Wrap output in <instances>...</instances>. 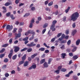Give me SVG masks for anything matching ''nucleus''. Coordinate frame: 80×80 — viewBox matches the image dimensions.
Masks as SVG:
<instances>
[{"instance_id":"1","label":"nucleus","mask_w":80,"mask_h":80,"mask_svg":"<svg viewBox=\"0 0 80 80\" xmlns=\"http://www.w3.org/2000/svg\"><path fill=\"white\" fill-rule=\"evenodd\" d=\"M79 17V14L77 12H75L71 16V20L75 21L77 20L78 18Z\"/></svg>"},{"instance_id":"2","label":"nucleus","mask_w":80,"mask_h":80,"mask_svg":"<svg viewBox=\"0 0 80 80\" xmlns=\"http://www.w3.org/2000/svg\"><path fill=\"white\" fill-rule=\"evenodd\" d=\"M57 21L55 20H54L52 22V24L50 28L51 30H52V32L55 31V24L57 23Z\"/></svg>"},{"instance_id":"3","label":"nucleus","mask_w":80,"mask_h":80,"mask_svg":"<svg viewBox=\"0 0 80 80\" xmlns=\"http://www.w3.org/2000/svg\"><path fill=\"white\" fill-rule=\"evenodd\" d=\"M6 29L7 30H8L9 32L11 31L13 29V26L8 25L6 26Z\"/></svg>"},{"instance_id":"4","label":"nucleus","mask_w":80,"mask_h":80,"mask_svg":"<svg viewBox=\"0 0 80 80\" xmlns=\"http://www.w3.org/2000/svg\"><path fill=\"white\" fill-rule=\"evenodd\" d=\"M27 46L29 47H35L36 44L34 43V42H31L30 44H28L27 45Z\"/></svg>"},{"instance_id":"5","label":"nucleus","mask_w":80,"mask_h":80,"mask_svg":"<svg viewBox=\"0 0 80 80\" xmlns=\"http://www.w3.org/2000/svg\"><path fill=\"white\" fill-rule=\"evenodd\" d=\"M35 34H36L35 32H33L32 33V36L30 38H29V40H30V41L31 40H33L34 39V36H35Z\"/></svg>"},{"instance_id":"6","label":"nucleus","mask_w":80,"mask_h":80,"mask_svg":"<svg viewBox=\"0 0 80 80\" xmlns=\"http://www.w3.org/2000/svg\"><path fill=\"white\" fill-rule=\"evenodd\" d=\"M37 67V66L36 64H34V65H32L30 67H29L28 70H31V69H32V68H33V69H35Z\"/></svg>"},{"instance_id":"7","label":"nucleus","mask_w":80,"mask_h":80,"mask_svg":"<svg viewBox=\"0 0 80 80\" xmlns=\"http://www.w3.org/2000/svg\"><path fill=\"white\" fill-rule=\"evenodd\" d=\"M34 20H35V18H32L31 21V22L29 26L30 28H32V27H33V23H34V22H35V21Z\"/></svg>"},{"instance_id":"8","label":"nucleus","mask_w":80,"mask_h":80,"mask_svg":"<svg viewBox=\"0 0 80 80\" xmlns=\"http://www.w3.org/2000/svg\"><path fill=\"white\" fill-rule=\"evenodd\" d=\"M20 50V48L16 46L15 47L14 52L15 53H17Z\"/></svg>"},{"instance_id":"9","label":"nucleus","mask_w":80,"mask_h":80,"mask_svg":"<svg viewBox=\"0 0 80 80\" xmlns=\"http://www.w3.org/2000/svg\"><path fill=\"white\" fill-rule=\"evenodd\" d=\"M8 2H7L4 4V5L6 7L7 6H9L10 5H12V2H11V1H8Z\"/></svg>"},{"instance_id":"10","label":"nucleus","mask_w":80,"mask_h":80,"mask_svg":"<svg viewBox=\"0 0 80 80\" xmlns=\"http://www.w3.org/2000/svg\"><path fill=\"white\" fill-rule=\"evenodd\" d=\"M61 38H59L58 39V40H59V41H61L62 40H63V38H65V34H63L61 36Z\"/></svg>"},{"instance_id":"11","label":"nucleus","mask_w":80,"mask_h":80,"mask_svg":"<svg viewBox=\"0 0 80 80\" xmlns=\"http://www.w3.org/2000/svg\"><path fill=\"white\" fill-rule=\"evenodd\" d=\"M43 65L45 68H48V67L49 66L48 64V63L47 62H45Z\"/></svg>"},{"instance_id":"12","label":"nucleus","mask_w":80,"mask_h":80,"mask_svg":"<svg viewBox=\"0 0 80 80\" xmlns=\"http://www.w3.org/2000/svg\"><path fill=\"white\" fill-rule=\"evenodd\" d=\"M16 37H18V38H20L21 37V33L18 32V34L16 33Z\"/></svg>"},{"instance_id":"13","label":"nucleus","mask_w":80,"mask_h":80,"mask_svg":"<svg viewBox=\"0 0 80 80\" xmlns=\"http://www.w3.org/2000/svg\"><path fill=\"white\" fill-rule=\"evenodd\" d=\"M37 55H38V54H37V53L34 54L33 55L31 56V58L32 59L34 58H35V57H36V56H37Z\"/></svg>"},{"instance_id":"14","label":"nucleus","mask_w":80,"mask_h":80,"mask_svg":"<svg viewBox=\"0 0 80 80\" xmlns=\"http://www.w3.org/2000/svg\"><path fill=\"white\" fill-rule=\"evenodd\" d=\"M26 57H27V55L26 54H25L24 56L22 57V61H24L26 59Z\"/></svg>"},{"instance_id":"15","label":"nucleus","mask_w":80,"mask_h":80,"mask_svg":"<svg viewBox=\"0 0 80 80\" xmlns=\"http://www.w3.org/2000/svg\"><path fill=\"white\" fill-rule=\"evenodd\" d=\"M29 63V62L28 61H26L24 64V67H27V66H28Z\"/></svg>"},{"instance_id":"16","label":"nucleus","mask_w":80,"mask_h":80,"mask_svg":"<svg viewBox=\"0 0 80 80\" xmlns=\"http://www.w3.org/2000/svg\"><path fill=\"white\" fill-rule=\"evenodd\" d=\"M77 47H74L73 48L72 50V52H75V51L77 50Z\"/></svg>"},{"instance_id":"17","label":"nucleus","mask_w":80,"mask_h":80,"mask_svg":"<svg viewBox=\"0 0 80 80\" xmlns=\"http://www.w3.org/2000/svg\"><path fill=\"white\" fill-rule=\"evenodd\" d=\"M2 9L3 10H4L3 11V13H5V12H7V8H6V7H3Z\"/></svg>"},{"instance_id":"18","label":"nucleus","mask_w":80,"mask_h":80,"mask_svg":"<svg viewBox=\"0 0 80 80\" xmlns=\"http://www.w3.org/2000/svg\"><path fill=\"white\" fill-rule=\"evenodd\" d=\"M76 33H77V30H73L72 32V34L74 36Z\"/></svg>"},{"instance_id":"19","label":"nucleus","mask_w":80,"mask_h":80,"mask_svg":"<svg viewBox=\"0 0 80 80\" xmlns=\"http://www.w3.org/2000/svg\"><path fill=\"white\" fill-rule=\"evenodd\" d=\"M70 9V7H68V8L67 9H66L65 11V12L66 13H68V12Z\"/></svg>"},{"instance_id":"20","label":"nucleus","mask_w":80,"mask_h":80,"mask_svg":"<svg viewBox=\"0 0 80 80\" xmlns=\"http://www.w3.org/2000/svg\"><path fill=\"white\" fill-rule=\"evenodd\" d=\"M45 62V59H42L40 61V64H42V63H43Z\"/></svg>"},{"instance_id":"21","label":"nucleus","mask_w":80,"mask_h":80,"mask_svg":"<svg viewBox=\"0 0 80 80\" xmlns=\"http://www.w3.org/2000/svg\"><path fill=\"white\" fill-rule=\"evenodd\" d=\"M45 50V48H40L39 49V51H41V52H43Z\"/></svg>"},{"instance_id":"22","label":"nucleus","mask_w":80,"mask_h":80,"mask_svg":"<svg viewBox=\"0 0 80 80\" xmlns=\"http://www.w3.org/2000/svg\"><path fill=\"white\" fill-rule=\"evenodd\" d=\"M28 32L29 33V34H32L33 32H33V30H28Z\"/></svg>"},{"instance_id":"23","label":"nucleus","mask_w":80,"mask_h":80,"mask_svg":"<svg viewBox=\"0 0 80 80\" xmlns=\"http://www.w3.org/2000/svg\"><path fill=\"white\" fill-rule=\"evenodd\" d=\"M62 58H65V56H67V54L65 53H62Z\"/></svg>"},{"instance_id":"24","label":"nucleus","mask_w":80,"mask_h":80,"mask_svg":"<svg viewBox=\"0 0 80 80\" xmlns=\"http://www.w3.org/2000/svg\"><path fill=\"white\" fill-rule=\"evenodd\" d=\"M27 50L28 52H31L32 51V48H28Z\"/></svg>"},{"instance_id":"25","label":"nucleus","mask_w":80,"mask_h":80,"mask_svg":"<svg viewBox=\"0 0 80 80\" xmlns=\"http://www.w3.org/2000/svg\"><path fill=\"white\" fill-rule=\"evenodd\" d=\"M78 58V56L77 55H75L72 58H73L74 60H77Z\"/></svg>"},{"instance_id":"26","label":"nucleus","mask_w":80,"mask_h":80,"mask_svg":"<svg viewBox=\"0 0 80 80\" xmlns=\"http://www.w3.org/2000/svg\"><path fill=\"white\" fill-rule=\"evenodd\" d=\"M23 41H27L28 40V37H27L23 39Z\"/></svg>"},{"instance_id":"27","label":"nucleus","mask_w":80,"mask_h":80,"mask_svg":"<svg viewBox=\"0 0 80 80\" xmlns=\"http://www.w3.org/2000/svg\"><path fill=\"white\" fill-rule=\"evenodd\" d=\"M52 61V58H50L48 59V64H50L51 63V62Z\"/></svg>"},{"instance_id":"28","label":"nucleus","mask_w":80,"mask_h":80,"mask_svg":"<svg viewBox=\"0 0 80 80\" xmlns=\"http://www.w3.org/2000/svg\"><path fill=\"white\" fill-rule=\"evenodd\" d=\"M5 51V48H3L1 50H0V53H3Z\"/></svg>"},{"instance_id":"29","label":"nucleus","mask_w":80,"mask_h":80,"mask_svg":"<svg viewBox=\"0 0 80 80\" xmlns=\"http://www.w3.org/2000/svg\"><path fill=\"white\" fill-rule=\"evenodd\" d=\"M67 19V17L66 16H64L62 18V21L63 22H66Z\"/></svg>"},{"instance_id":"30","label":"nucleus","mask_w":80,"mask_h":80,"mask_svg":"<svg viewBox=\"0 0 80 80\" xmlns=\"http://www.w3.org/2000/svg\"><path fill=\"white\" fill-rule=\"evenodd\" d=\"M54 73H56L57 74H59L60 73V70H57L54 72Z\"/></svg>"},{"instance_id":"31","label":"nucleus","mask_w":80,"mask_h":80,"mask_svg":"<svg viewBox=\"0 0 80 80\" xmlns=\"http://www.w3.org/2000/svg\"><path fill=\"white\" fill-rule=\"evenodd\" d=\"M48 26V23H46L44 24L43 26V28H46V27H47Z\"/></svg>"},{"instance_id":"32","label":"nucleus","mask_w":80,"mask_h":80,"mask_svg":"<svg viewBox=\"0 0 80 80\" xmlns=\"http://www.w3.org/2000/svg\"><path fill=\"white\" fill-rule=\"evenodd\" d=\"M10 17L11 18L12 20H14L15 18V17H13V14H11L10 15Z\"/></svg>"},{"instance_id":"33","label":"nucleus","mask_w":80,"mask_h":80,"mask_svg":"<svg viewBox=\"0 0 80 80\" xmlns=\"http://www.w3.org/2000/svg\"><path fill=\"white\" fill-rule=\"evenodd\" d=\"M8 62V59L7 58H6L4 60V62L5 63H7Z\"/></svg>"},{"instance_id":"34","label":"nucleus","mask_w":80,"mask_h":80,"mask_svg":"<svg viewBox=\"0 0 80 80\" xmlns=\"http://www.w3.org/2000/svg\"><path fill=\"white\" fill-rule=\"evenodd\" d=\"M17 55H15L13 56L12 57V60H15V59H16V58H17Z\"/></svg>"},{"instance_id":"35","label":"nucleus","mask_w":80,"mask_h":80,"mask_svg":"<svg viewBox=\"0 0 80 80\" xmlns=\"http://www.w3.org/2000/svg\"><path fill=\"white\" fill-rule=\"evenodd\" d=\"M24 63V61H21L19 62V65H22V64H23V63Z\"/></svg>"},{"instance_id":"36","label":"nucleus","mask_w":80,"mask_h":80,"mask_svg":"<svg viewBox=\"0 0 80 80\" xmlns=\"http://www.w3.org/2000/svg\"><path fill=\"white\" fill-rule=\"evenodd\" d=\"M8 46V44H5L2 46V47H7Z\"/></svg>"},{"instance_id":"37","label":"nucleus","mask_w":80,"mask_h":80,"mask_svg":"<svg viewBox=\"0 0 80 80\" xmlns=\"http://www.w3.org/2000/svg\"><path fill=\"white\" fill-rule=\"evenodd\" d=\"M67 42V41L65 40H63L60 43L61 44H62V43H65Z\"/></svg>"},{"instance_id":"38","label":"nucleus","mask_w":80,"mask_h":80,"mask_svg":"<svg viewBox=\"0 0 80 80\" xmlns=\"http://www.w3.org/2000/svg\"><path fill=\"white\" fill-rule=\"evenodd\" d=\"M18 30L17 28H14L13 29V30L12 31L13 33H16V32H17V30Z\"/></svg>"},{"instance_id":"39","label":"nucleus","mask_w":80,"mask_h":80,"mask_svg":"<svg viewBox=\"0 0 80 80\" xmlns=\"http://www.w3.org/2000/svg\"><path fill=\"white\" fill-rule=\"evenodd\" d=\"M28 48H24L23 49H21V52H24V51H26L27 50Z\"/></svg>"},{"instance_id":"40","label":"nucleus","mask_w":80,"mask_h":80,"mask_svg":"<svg viewBox=\"0 0 80 80\" xmlns=\"http://www.w3.org/2000/svg\"><path fill=\"white\" fill-rule=\"evenodd\" d=\"M52 5H53V1H52L48 3V6H52Z\"/></svg>"},{"instance_id":"41","label":"nucleus","mask_w":80,"mask_h":80,"mask_svg":"<svg viewBox=\"0 0 80 80\" xmlns=\"http://www.w3.org/2000/svg\"><path fill=\"white\" fill-rule=\"evenodd\" d=\"M73 78L75 80H78V77L76 76H73Z\"/></svg>"},{"instance_id":"42","label":"nucleus","mask_w":80,"mask_h":80,"mask_svg":"<svg viewBox=\"0 0 80 80\" xmlns=\"http://www.w3.org/2000/svg\"><path fill=\"white\" fill-rule=\"evenodd\" d=\"M4 56H5V54H2L0 55V58H2L3 57H4Z\"/></svg>"},{"instance_id":"43","label":"nucleus","mask_w":80,"mask_h":80,"mask_svg":"<svg viewBox=\"0 0 80 80\" xmlns=\"http://www.w3.org/2000/svg\"><path fill=\"white\" fill-rule=\"evenodd\" d=\"M62 35V32L59 33L57 35V36L58 38H59V37H60V36H61V35Z\"/></svg>"},{"instance_id":"44","label":"nucleus","mask_w":80,"mask_h":80,"mask_svg":"<svg viewBox=\"0 0 80 80\" xmlns=\"http://www.w3.org/2000/svg\"><path fill=\"white\" fill-rule=\"evenodd\" d=\"M79 43H80V40H78L76 41V44L77 45H79Z\"/></svg>"},{"instance_id":"45","label":"nucleus","mask_w":80,"mask_h":80,"mask_svg":"<svg viewBox=\"0 0 80 80\" xmlns=\"http://www.w3.org/2000/svg\"><path fill=\"white\" fill-rule=\"evenodd\" d=\"M30 15V13H26L24 16V17H28Z\"/></svg>"},{"instance_id":"46","label":"nucleus","mask_w":80,"mask_h":80,"mask_svg":"<svg viewBox=\"0 0 80 80\" xmlns=\"http://www.w3.org/2000/svg\"><path fill=\"white\" fill-rule=\"evenodd\" d=\"M43 45L46 47H47V48H50V46H47V44H46V43H44Z\"/></svg>"},{"instance_id":"47","label":"nucleus","mask_w":80,"mask_h":80,"mask_svg":"<svg viewBox=\"0 0 80 80\" xmlns=\"http://www.w3.org/2000/svg\"><path fill=\"white\" fill-rule=\"evenodd\" d=\"M12 55L13 54H12L10 53L8 55V57L10 58V59H11L12 56Z\"/></svg>"},{"instance_id":"48","label":"nucleus","mask_w":80,"mask_h":80,"mask_svg":"<svg viewBox=\"0 0 80 80\" xmlns=\"http://www.w3.org/2000/svg\"><path fill=\"white\" fill-rule=\"evenodd\" d=\"M11 14V12H8V13H7L6 14V15L7 17H9L10 15V14Z\"/></svg>"},{"instance_id":"49","label":"nucleus","mask_w":80,"mask_h":80,"mask_svg":"<svg viewBox=\"0 0 80 80\" xmlns=\"http://www.w3.org/2000/svg\"><path fill=\"white\" fill-rule=\"evenodd\" d=\"M13 40V39L12 38H11L9 40V42L10 44H12V41Z\"/></svg>"},{"instance_id":"50","label":"nucleus","mask_w":80,"mask_h":80,"mask_svg":"<svg viewBox=\"0 0 80 80\" xmlns=\"http://www.w3.org/2000/svg\"><path fill=\"white\" fill-rule=\"evenodd\" d=\"M61 71L62 72H65L67 71V69L65 68H62Z\"/></svg>"},{"instance_id":"51","label":"nucleus","mask_w":80,"mask_h":80,"mask_svg":"<svg viewBox=\"0 0 80 80\" xmlns=\"http://www.w3.org/2000/svg\"><path fill=\"white\" fill-rule=\"evenodd\" d=\"M45 10L46 11H48L50 12V9L49 8L47 7L46 8Z\"/></svg>"},{"instance_id":"52","label":"nucleus","mask_w":80,"mask_h":80,"mask_svg":"<svg viewBox=\"0 0 80 80\" xmlns=\"http://www.w3.org/2000/svg\"><path fill=\"white\" fill-rule=\"evenodd\" d=\"M71 51V49L70 48H68L66 50V51L67 52H68V53L70 52Z\"/></svg>"},{"instance_id":"53","label":"nucleus","mask_w":80,"mask_h":80,"mask_svg":"<svg viewBox=\"0 0 80 80\" xmlns=\"http://www.w3.org/2000/svg\"><path fill=\"white\" fill-rule=\"evenodd\" d=\"M66 35H68V34H69V29L66 30Z\"/></svg>"},{"instance_id":"54","label":"nucleus","mask_w":80,"mask_h":80,"mask_svg":"<svg viewBox=\"0 0 80 80\" xmlns=\"http://www.w3.org/2000/svg\"><path fill=\"white\" fill-rule=\"evenodd\" d=\"M60 48H61V49H62V50H63V49H65V45H62V46Z\"/></svg>"},{"instance_id":"55","label":"nucleus","mask_w":80,"mask_h":80,"mask_svg":"<svg viewBox=\"0 0 80 80\" xmlns=\"http://www.w3.org/2000/svg\"><path fill=\"white\" fill-rule=\"evenodd\" d=\"M69 55L70 57H73V54L72 52H70L69 53Z\"/></svg>"},{"instance_id":"56","label":"nucleus","mask_w":80,"mask_h":80,"mask_svg":"<svg viewBox=\"0 0 80 80\" xmlns=\"http://www.w3.org/2000/svg\"><path fill=\"white\" fill-rule=\"evenodd\" d=\"M22 32V28H20L19 29L18 33H21Z\"/></svg>"},{"instance_id":"57","label":"nucleus","mask_w":80,"mask_h":80,"mask_svg":"<svg viewBox=\"0 0 80 80\" xmlns=\"http://www.w3.org/2000/svg\"><path fill=\"white\" fill-rule=\"evenodd\" d=\"M70 43H71V40H69L67 42V44L68 45H70Z\"/></svg>"},{"instance_id":"58","label":"nucleus","mask_w":80,"mask_h":80,"mask_svg":"<svg viewBox=\"0 0 80 80\" xmlns=\"http://www.w3.org/2000/svg\"><path fill=\"white\" fill-rule=\"evenodd\" d=\"M11 53L12 55H13V50L12 49H11L10 51V53Z\"/></svg>"},{"instance_id":"59","label":"nucleus","mask_w":80,"mask_h":80,"mask_svg":"<svg viewBox=\"0 0 80 80\" xmlns=\"http://www.w3.org/2000/svg\"><path fill=\"white\" fill-rule=\"evenodd\" d=\"M75 27H76L75 22H74L72 24V28H75Z\"/></svg>"},{"instance_id":"60","label":"nucleus","mask_w":80,"mask_h":80,"mask_svg":"<svg viewBox=\"0 0 80 80\" xmlns=\"http://www.w3.org/2000/svg\"><path fill=\"white\" fill-rule=\"evenodd\" d=\"M54 8H55L57 9V8H58V5H57V4L55 5H54Z\"/></svg>"},{"instance_id":"61","label":"nucleus","mask_w":80,"mask_h":80,"mask_svg":"<svg viewBox=\"0 0 80 80\" xmlns=\"http://www.w3.org/2000/svg\"><path fill=\"white\" fill-rule=\"evenodd\" d=\"M46 28H45L44 29H43V30H42V34H44V33H45V32H46Z\"/></svg>"},{"instance_id":"62","label":"nucleus","mask_w":80,"mask_h":80,"mask_svg":"<svg viewBox=\"0 0 80 80\" xmlns=\"http://www.w3.org/2000/svg\"><path fill=\"white\" fill-rule=\"evenodd\" d=\"M55 40V38H52L51 40V42H53Z\"/></svg>"},{"instance_id":"63","label":"nucleus","mask_w":80,"mask_h":80,"mask_svg":"<svg viewBox=\"0 0 80 80\" xmlns=\"http://www.w3.org/2000/svg\"><path fill=\"white\" fill-rule=\"evenodd\" d=\"M38 20L39 21H41V20H42V18H41V17H38Z\"/></svg>"},{"instance_id":"64","label":"nucleus","mask_w":80,"mask_h":80,"mask_svg":"<svg viewBox=\"0 0 80 80\" xmlns=\"http://www.w3.org/2000/svg\"><path fill=\"white\" fill-rule=\"evenodd\" d=\"M5 77H8L9 76V74H8V73H5Z\"/></svg>"}]
</instances>
